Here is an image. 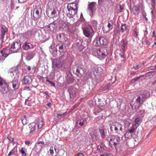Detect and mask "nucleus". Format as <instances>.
I'll return each mask as SVG.
<instances>
[{
    "mask_svg": "<svg viewBox=\"0 0 156 156\" xmlns=\"http://www.w3.org/2000/svg\"><path fill=\"white\" fill-rule=\"evenodd\" d=\"M120 45L122 47V48L123 50H125L127 48L128 41L126 40H122L120 42Z\"/></svg>",
    "mask_w": 156,
    "mask_h": 156,
    "instance_id": "412c9836",
    "label": "nucleus"
},
{
    "mask_svg": "<svg viewBox=\"0 0 156 156\" xmlns=\"http://www.w3.org/2000/svg\"><path fill=\"white\" fill-rule=\"evenodd\" d=\"M120 141V138L118 136L112 135L110 137L109 144L111 145H113L116 148V146Z\"/></svg>",
    "mask_w": 156,
    "mask_h": 156,
    "instance_id": "0eeeda50",
    "label": "nucleus"
},
{
    "mask_svg": "<svg viewBox=\"0 0 156 156\" xmlns=\"http://www.w3.org/2000/svg\"><path fill=\"white\" fill-rule=\"evenodd\" d=\"M126 25L124 24H122L121 26L120 30L121 32H123L126 30Z\"/></svg>",
    "mask_w": 156,
    "mask_h": 156,
    "instance_id": "e433bc0d",
    "label": "nucleus"
},
{
    "mask_svg": "<svg viewBox=\"0 0 156 156\" xmlns=\"http://www.w3.org/2000/svg\"><path fill=\"white\" fill-rule=\"evenodd\" d=\"M68 91L71 98H74L78 93L77 89L73 86L69 87L68 88Z\"/></svg>",
    "mask_w": 156,
    "mask_h": 156,
    "instance_id": "6e6552de",
    "label": "nucleus"
},
{
    "mask_svg": "<svg viewBox=\"0 0 156 156\" xmlns=\"http://www.w3.org/2000/svg\"><path fill=\"white\" fill-rule=\"evenodd\" d=\"M153 47H156V40L155 41V42L154 43V44L152 45Z\"/></svg>",
    "mask_w": 156,
    "mask_h": 156,
    "instance_id": "e2e57ef3",
    "label": "nucleus"
},
{
    "mask_svg": "<svg viewBox=\"0 0 156 156\" xmlns=\"http://www.w3.org/2000/svg\"><path fill=\"white\" fill-rule=\"evenodd\" d=\"M20 152L22 154L23 156H26V154L25 151L23 150V148H22L20 150Z\"/></svg>",
    "mask_w": 156,
    "mask_h": 156,
    "instance_id": "a19ab883",
    "label": "nucleus"
},
{
    "mask_svg": "<svg viewBox=\"0 0 156 156\" xmlns=\"http://www.w3.org/2000/svg\"><path fill=\"white\" fill-rule=\"evenodd\" d=\"M73 4L70 3L68 5L67 9L68 13L67 14V16L69 18H73V16L77 13V9L76 7L75 9L73 7Z\"/></svg>",
    "mask_w": 156,
    "mask_h": 156,
    "instance_id": "f03ea898",
    "label": "nucleus"
},
{
    "mask_svg": "<svg viewBox=\"0 0 156 156\" xmlns=\"http://www.w3.org/2000/svg\"><path fill=\"white\" fill-rule=\"evenodd\" d=\"M140 66L137 64H136L133 66V67L135 69H137L140 68Z\"/></svg>",
    "mask_w": 156,
    "mask_h": 156,
    "instance_id": "864d4df0",
    "label": "nucleus"
},
{
    "mask_svg": "<svg viewBox=\"0 0 156 156\" xmlns=\"http://www.w3.org/2000/svg\"><path fill=\"white\" fill-rule=\"evenodd\" d=\"M144 101V98H142V97L139 96L136 99V101L138 105L137 106L135 105L136 109H138L140 105L143 104Z\"/></svg>",
    "mask_w": 156,
    "mask_h": 156,
    "instance_id": "6ab92c4d",
    "label": "nucleus"
},
{
    "mask_svg": "<svg viewBox=\"0 0 156 156\" xmlns=\"http://www.w3.org/2000/svg\"><path fill=\"white\" fill-rule=\"evenodd\" d=\"M77 45L79 50L80 51H82L85 48V47L83 45L82 42L80 41H79L77 42Z\"/></svg>",
    "mask_w": 156,
    "mask_h": 156,
    "instance_id": "cd10ccee",
    "label": "nucleus"
},
{
    "mask_svg": "<svg viewBox=\"0 0 156 156\" xmlns=\"http://www.w3.org/2000/svg\"><path fill=\"white\" fill-rule=\"evenodd\" d=\"M69 80L70 81V82H71V83L73 82L74 81L73 79L72 78H70L69 79Z\"/></svg>",
    "mask_w": 156,
    "mask_h": 156,
    "instance_id": "774afa93",
    "label": "nucleus"
},
{
    "mask_svg": "<svg viewBox=\"0 0 156 156\" xmlns=\"http://www.w3.org/2000/svg\"><path fill=\"white\" fill-rule=\"evenodd\" d=\"M79 118V117H78L77 118V121L76 122V123L77 125L79 124L81 126H82L86 124V120L84 119L80 120Z\"/></svg>",
    "mask_w": 156,
    "mask_h": 156,
    "instance_id": "5701e85b",
    "label": "nucleus"
},
{
    "mask_svg": "<svg viewBox=\"0 0 156 156\" xmlns=\"http://www.w3.org/2000/svg\"><path fill=\"white\" fill-rule=\"evenodd\" d=\"M140 119L139 118H136L134 121V123L133 124L131 127H134L135 130H136L137 128L139 126Z\"/></svg>",
    "mask_w": 156,
    "mask_h": 156,
    "instance_id": "4be33fe9",
    "label": "nucleus"
},
{
    "mask_svg": "<svg viewBox=\"0 0 156 156\" xmlns=\"http://www.w3.org/2000/svg\"><path fill=\"white\" fill-rule=\"evenodd\" d=\"M134 37H135L137 38L138 36V32H137L136 30H134Z\"/></svg>",
    "mask_w": 156,
    "mask_h": 156,
    "instance_id": "603ef678",
    "label": "nucleus"
},
{
    "mask_svg": "<svg viewBox=\"0 0 156 156\" xmlns=\"http://www.w3.org/2000/svg\"><path fill=\"white\" fill-rule=\"evenodd\" d=\"M75 27L72 25L66 24L64 27V30L70 33H73L75 31Z\"/></svg>",
    "mask_w": 156,
    "mask_h": 156,
    "instance_id": "a211bd4d",
    "label": "nucleus"
},
{
    "mask_svg": "<svg viewBox=\"0 0 156 156\" xmlns=\"http://www.w3.org/2000/svg\"><path fill=\"white\" fill-rule=\"evenodd\" d=\"M139 6L135 5L133 7L132 9L133 12L135 15H138L139 12Z\"/></svg>",
    "mask_w": 156,
    "mask_h": 156,
    "instance_id": "a878e982",
    "label": "nucleus"
},
{
    "mask_svg": "<svg viewBox=\"0 0 156 156\" xmlns=\"http://www.w3.org/2000/svg\"><path fill=\"white\" fill-rule=\"evenodd\" d=\"M103 150V148L102 147V146H98L97 147V150L99 151V152H101V151H102Z\"/></svg>",
    "mask_w": 156,
    "mask_h": 156,
    "instance_id": "09e8293b",
    "label": "nucleus"
},
{
    "mask_svg": "<svg viewBox=\"0 0 156 156\" xmlns=\"http://www.w3.org/2000/svg\"><path fill=\"white\" fill-rule=\"evenodd\" d=\"M152 5L153 8V9H154L156 5L155 0H152Z\"/></svg>",
    "mask_w": 156,
    "mask_h": 156,
    "instance_id": "3c124183",
    "label": "nucleus"
},
{
    "mask_svg": "<svg viewBox=\"0 0 156 156\" xmlns=\"http://www.w3.org/2000/svg\"><path fill=\"white\" fill-rule=\"evenodd\" d=\"M36 13L37 14V16H38L39 14V11H38V10H37L35 11Z\"/></svg>",
    "mask_w": 156,
    "mask_h": 156,
    "instance_id": "69168bd1",
    "label": "nucleus"
},
{
    "mask_svg": "<svg viewBox=\"0 0 156 156\" xmlns=\"http://www.w3.org/2000/svg\"><path fill=\"white\" fill-rule=\"evenodd\" d=\"M106 51L107 50L106 49L101 48L96 50L93 53V54L99 59L101 60L105 58Z\"/></svg>",
    "mask_w": 156,
    "mask_h": 156,
    "instance_id": "f257e3e1",
    "label": "nucleus"
},
{
    "mask_svg": "<svg viewBox=\"0 0 156 156\" xmlns=\"http://www.w3.org/2000/svg\"><path fill=\"white\" fill-rule=\"evenodd\" d=\"M63 48V46L62 45L60 46L59 47V49L60 50H62Z\"/></svg>",
    "mask_w": 156,
    "mask_h": 156,
    "instance_id": "338daca9",
    "label": "nucleus"
},
{
    "mask_svg": "<svg viewBox=\"0 0 156 156\" xmlns=\"http://www.w3.org/2000/svg\"><path fill=\"white\" fill-rule=\"evenodd\" d=\"M43 94H44V95L43 96V97L44 98H48L49 97V96L47 92H44L43 93Z\"/></svg>",
    "mask_w": 156,
    "mask_h": 156,
    "instance_id": "8fccbe9b",
    "label": "nucleus"
},
{
    "mask_svg": "<svg viewBox=\"0 0 156 156\" xmlns=\"http://www.w3.org/2000/svg\"><path fill=\"white\" fill-rule=\"evenodd\" d=\"M93 44L94 45L96 46H101V44L99 38H95L93 42Z\"/></svg>",
    "mask_w": 156,
    "mask_h": 156,
    "instance_id": "c85d7f7f",
    "label": "nucleus"
},
{
    "mask_svg": "<svg viewBox=\"0 0 156 156\" xmlns=\"http://www.w3.org/2000/svg\"><path fill=\"white\" fill-rule=\"evenodd\" d=\"M7 138L9 139L10 142H13V138H9V136H8L7 137Z\"/></svg>",
    "mask_w": 156,
    "mask_h": 156,
    "instance_id": "052dcab7",
    "label": "nucleus"
},
{
    "mask_svg": "<svg viewBox=\"0 0 156 156\" xmlns=\"http://www.w3.org/2000/svg\"><path fill=\"white\" fill-rule=\"evenodd\" d=\"M30 44L29 43H25L22 46L23 48L25 50H27L30 48Z\"/></svg>",
    "mask_w": 156,
    "mask_h": 156,
    "instance_id": "7c9ffc66",
    "label": "nucleus"
},
{
    "mask_svg": "<svg viewBox=\"0 0 156 156\" xmlns=\"http://www.w3.org/2000/svg\"><path fill=\"white\" fill-rule=\"evenodd\" d=\"M112 83H109L107 85H106L104 88L103 90H108L112 86Z\"/></svg>",
    "mask_w": 156,
    "mask_h": 156,
    "instance_id": "473e14b6",
    "label": "nucleus"
},
{
    "mask_svg": "<svg viewBox=\"0 0 156 156\" xmlns=\"http://www.w3.org/2000/svg\"><path fill=\"white\" fill-rule=\"evenodd\" d=\"M15 149H13L9 153L8 156H10L11 155H13L15 154Z\"/></svg>",
    "mask_w": 156,
    "mask_h": 156,
    "instance_id": "de8ad7c7",
    "label": "nucleus"
},
{
    "mask_svg": "<svg viewBox=\"0 0 156 156\" xmlns=\"http://www.w3.org/2000/svg\"><path fill=\"white\" fill-rule=\"evenodd\" d=\"M36 126V124L34 122L31 123L29 125L30 133H31L35 130Z\"/></svg>",
    "mask_w": 156,
    "mask_h": 156,
    "instance_id": "393cba45",
    "label": "nucleus"
},
{
    "mask_svg": "<svg viewBox=\"0 0 156 156\" xmlns=\"http://www.w3.org/2000/svg\"><path fill=\"white\" fill-rule=\"evenodd\" d=\"M140 78V76H138L136 77L134 79L132 80V81H136L138 80H139Z\"/></svg>",
    "mask_w": 156,
    "mask_h": 156,
    "instance_id": "5fc2aeb1",
    "label": "nucleus"
},
{
    "mask_svg": "<svg viewBox=\"0 0 156 156\" xmlns=\"http://www.w3.org/2000/svg\"><path fill=\"white\" fill-rule=\"evenodd\" d=\"M139 113L141 116H143L145 114L144 111V110H140Z\"/></svg>",
    "mask_w": 156,
    "mask_h": 156,
    "instance_id": "c03bdc74",
    "label": "nucleus"
},
{
    "mask_svg": "<svg viewBox=\"0 0 156 156\" xmlns=\"http://www.w3.org/2000/svg\"><path fill=\"white\" fill-rule=\"evenodd\" d=\"M46 105L49 108H51V104L49 102L47 103L46 104Z\"/></svg>",
    "mask_w": 156,
    "mask_h": 156,
    "instance_id": "680f3d73",
    "label": "nucleus"
},
{
    "mask_svg": "<svg viewBox=\"0 0 156 156\" xmlns=\"http://www.w3.org/2000/svg\"><path fill=\"white\" fill-rule=\"evenodd\" d=\"M109 0H98V3L99 4H102L103 3L108 1Z\"/></svg>",
    "mask_w": 156,
    "mask_h": 156,
    "instance_id": "79ce46f5",
    "label": "nucleus"
},
{
    "mask_svg": "<svg viewBox=\"0 0 156 156\" xmlns=\"http://www.w3.org/2000/svg\"><path fill=\"white\" fill-rule=\"evenodd\" d=\"M4 61L2 57V56H0V62H3Z\"/></svg>",
    "mask_w": 156,
    "mask_h": 156,
    "instance_id": "0e129e2a",
    "label": "nucleus"
},
{
    "mask_svg": "<svg viewBox=\"0 0 156 156\" xmlns=\"http://www.w3.org/2000/svg\"><path fill=\"white\" fill-rule=\"evenodd\" d=\"M43 124V122L41 119H39L38 121V128H41Z\"/></svg>",
    "mask_w": 156,
    "mask_h": 156,
    "instance_id": "72a5a7b5",
    "label": "nucleus"
},
{
    "mask_svg": "<svg viewBox=\"0 0 156 156\" xmlns=\"http://www.w3.org/2000/svg\"><path fill=\"white\" fill-rule=\"evenodd\" d=\"M142 14L143 16L144 17H145L146 16V14L145 12L143 10L142 11Z\"/></svg>",
    "mask_w": 156,
    "mask_h": 156,
    "instance_id": "4d7b16f0",
    "label": "nucleus"
},
{
    "mask_svg": "<svg viewBox=\"0 0 156 156\" xmlns=\"http://www.w3.org/2000/svg\"><path fill=\"white\" fill-rule=\"evenodd\" d=\"M44 146L45 144L44 142H38L36 144L34 149L37 153H39L41 151L42 147Z\"/></svg>",
    "mask_w": 156,
    "mask_h": 156,
    "instance_id": "9b49d317",
    "label": "nucleus"
},
{
    "mask_svg": "<svg viewBox=\"0 0 156 156\" xmlns=\"http://www.w3.org/2000/svg\"><path fill=\"white\" fill-rule=\"evenodd\" d=\"M84 67L82 65H79L76 69V74L79 76H82L85 73Z\"/></svg>",
    "mask_w": 156,
    "mask_h": 156,
    "instance_id": "1a4fd4ad",
    "label": "nucleus"
},
{
    "mask_svg": "<svg viewBox=\"0 0 156 156\" xmlns=\"http://www.w3.org/2000/svg\"><path fill=\"white\" fill-rule=\"evenodd\" d=\"M57 10L56 8H54L52 10L51 9H48L47 11L48 12H50L51 13V17H53L56 16L57 15Z\"/></svg>",
    "mask_w": 156,
    "mask_h": 156,
    "instance_id": "aec40b11",
    "label": "nucleus"
},
{
    "mask_svg": "<svg viewBox=\"0 0 156 156\" xmlns=\"http://www.w3.org/2000/svg\"><path fill=\"white\" fill-rule=\"evenodd\" d=\"M2 57L4 60L5 58L7 57L11 53L9 51V50L7 49L4 48L1 51Z\"/></svg>",
    "mask_w": 156,
    "mask_h": 156,
    "instance_id": "dca6fc26",
    "label": "nucleus"
},
{
    "mask_svg": "<svg viewBox=\"0 0 156 156\" xmlns=\"http://www.w3.org/2000/svg\"><path fill=\"white\" fill-rule=\"evenodd\" d=\"M55 27V25L54 23H51L48 26V28H49V29L51 31H52L54 30V28Z\"/></svg>",
    "mask_w": 156,
    "mask_h": 156,
    "instance_id": "c9c22d12",
    "label": "nucleus"
},
{
    "mask_svg": "<svg viewBox=\"0 0 156 156\" xmlns=\"http://www.w3.org/2000/svg\"><path fill=\"white\" fill-rule=\"evenodd\" d=\"M22 123L23 125H25L27 123V121L25 116H24V118L22 119Z\"/></svg>",
    "mask_w": 156,
    "mask_h": 156,
    "instance_id": "a18cd8bd",
    "label": "nucleus"
},
{
    "mask_svg": "<svg viewBox=\"0 0 156 156\" xmlns=\"http://www.w3.org/2000/svg\"><path fill=\"white\" fill-rule=\"evenodd\" d=\"M149 96V93L147 91H145L144 92L143 94L141 95V97L142 98H144V100L145 99L148 97Z\"/></svg>",
    "mask_w": 156,
    "mask_h": 156,
    "instance_id": "2f4dec72",
    "label": "nucleus"
},
{
    "mask_svg": "<svg viewBox=\"0 0 156 156\" xmlns=\"http://www.w3.org/2000/svg\"><path fill=\"white\" fill-rule=\"evenodd\" d=\"M64 37V35L62 34H60L57 36V37L58 39H59L60 41L63 40V38Z\"/></svg>",
    "mask_w": 156,
    "mask_h": 156,
    "instance_id": "4c0bfd02",
    "label": "nucleus"
},
{
    "mask_svg": "<svg viewBox=\"0 0 156 156\" xmlns=\"http://www.w3.org/2000/svg\"><path fill=\"white\" fill-rule=\"evenodd\" d=\"M27 1V0H19V1L20 3H23Z\"/></svg>",
    "mask_w": 156,
    "mask_h": 156,
    "instance_id": "13d9d810",
    "label": "nucleus"
},
{
    "mask_svg": "<svg viewBox=\"0 0 156 156\" xmlns=\"http://www.w3.org/2000/svg\"><path fill=\"white\" fill-rule=\"evenodd\" d=\"M63 63V62L60 59H54L52 62L53 66L59 68L62 67Z\"/></svg>",
    "mask_w": 156,
    "mask_h": 156,
    "instance_id": "ddd939ff",
    "label": "nucleus"
},
{
    "mask_svg": "<svg viewBox=\"0 0 156 156\" xmlns=\"http://www.w3.org/2000/svg\"><path fill=\"white\" fill-rule=\"evenodd\" d=\"M83 32L86 37L90 38L92 37L94 34L93 28L90 26H88L85 27L83 30Z\"/></svg>",
    "mask_w": 156,
    "mask_h": 156,
    "instance_id": "39448f33",
    "label": "nucleus"
},
{
    "mask_svg": "<svg viewBox=\"0 0 156 156\" xmlns=\"http://www.w3.org/2000/svg\"><path fill=\"white\" fill-rule=\"evenodd\" d=\"M12 87L14 89H17L20 86V83L18 80H13L12 82Z\"/></svg>",
    "mask_w": 156,
    "mask_h": 156,
    "instance_id": "b1692460",
    "label": "nucleus"
},
{
    "mask_svg": "<svg viewBox=\"0 0 156 156\" xmlns=\"http://www.w3.org/2000/svg\"><path fill=\"white\" fill-rule=\"evenodd\" d=\"M113 23L112 21L108 22L107 26L102 28L104 33L106 34L109 32L113 29Z\"/></svg>",
    "mask_w": 156,
    "mask_h": 156,
    "instance_id": "9d476101",
    "label": "nucleus"
},
{
    "mask_svg": "<svg viewBox=\"0 0 156 156\" xmlns=\"http://www.w3.org/2000/svg\"><path fill=\"white\" fill-rule=\"evenodd\" d=\"M34 52L28 53L27 56V58L29 60L31 59L34 56Z\"/></svg>",
    "mask_w": 156,
    "mask_h": 156,
    "instance_id": "c756f323",
    "label": "nucleus"
},
{
    "mask_svg": "<svg viewBox=\"0 0 156 156\" xmlns=\"http://www.w3.org/2000/svg\"><path fill=\"white\" fill-rule=\"evenodd\" d=\"M46 81L48 82L49 83H50L51 86H53L54 87H55V84L54 83L52 82L51 81L48 80H47Z\"/></svg>",
    "mask_w": 156,
    "mask_h": 156,
    "instance_id": "49530a36",
    "label": "nucleus"
},
{
    "mask_svg": "<svg viewBox=\"0 0 156 156\" xmlns=\"http://www.w3.org/2000/svg\"><path fill=\"white\" fill-rule=\"evenodd\" d=\"M54 150L55 151L56 153V149L55 147H54V148H53L52 147H51L49 150L50 154L51 155H52V156H53L52 155L54 153Z\"/></svg>",
    "mask_w": 156,
    "mask_h": 156,
    "instance_id": "f704fd0d",
    "label": "nucleus"
},
{
    "mask_svg": "<svg viewBox=\"0 0 156 156\" xmlns=\"http://www.w3.org/2000/svg\"><path fill=\"white\" fill-rule=\"evenodd\" d=\"M101 45H106L108 43L107 40L104 37H99Z\"/></svg>",
    "mask_w": 156,
    "mask_h": 156,
    "instance_id": "bb28decb",
    "label": "nucleus"
},
{
    "mask_svg": "<svg viewBox=\"0 0 156 156\" xmlns=\"http://www.w3.org/2000/svg\"><path fill=\"white\" fill-rule=\"evenodd\" d=\"M122 125L119 123L117 122H113L111 125L110 128L112 131L113 129H114L115 132L118 133L119 129L121 131H122Z\"/></svg>",
    "mask_w": 156,
    "mask_h": 156,
    "instance_id": "423d86ee",
    "label": "nucleus"
},
{
    "mask_svg": "<svg viewBox=\"0 0 156 156\" xmlns=\"http://www.w3.org/2000/svg\"><path fill=\"white\" fill-rule=\"evenodd\" d=\"M136 130L134 127H131L126 132L125 136L127 138H131L132 137V134Z\"/></svg>",
    "mask_w": 156,
    "mask_h": 156,
    "instance_id": "f8f14e48",
    "label": "nucleus"
},
{
    "mask_svg": "<svg viewBox=\"0 0 156 156\" xmlns=\"http://www.w3.org/2000/svg\"><path fill=\"white\" fill-rule=\"evenodd\" d=\"M25 143L26 144L29 145V144L30 143V141L27 140H26L25 141Z\"/></svg>",
    "mask_w": 156,
    "mask_h": 156,
    "instance_id": "bf43d9fd",
    "label": "nucleus"
},
{
    "mask_svg": "<svg viewBox=\"0 0 156 156\" xmlns=\"http://www.w3.org/2000/svg\"><path fill=\"white\" fill-rule=\"evenodd\" d=\"M155 72L153 71L150 72L146 74V76L153 75L155 74Z\"/></svg>",
    "mask_w": 156,
    "mask_h": 156,
    "instance_id": "37998d69",
    "label": "nucleus"
},
{
    "mask_svg": "<svg viewBox=\"0 0 156 156\" xmlns=\"http://www.w3.org/2000/svg\"><path fill=\"white\" fill-rule=\"evenodd\" d=\"M8 30L7 28L5 26H2L1 29V34L0 35V40L2 42L3 41L4 36L6 32H7Z\"/></svg>",
    "mask_w": 156,
    "mask_h": 156,
    "instance_id": "2eb2a0df",
    "label": "nucleus"
},
{
    "mask_svg": "<svg viewBox=\"0 0 156 156\" xmlns=\"http://www.w3.org/2000/svg\"><path fill=\"white\" fill-rule=\"evenodd\" d=\"M0 91L5 94L9 91L8 86L5 81L0 77Z\"/></svg>",
    "mask_w": 156,
    "mask_h": 156,
    "instance_id": "7ed1b4c3",
    "label": "nucleus"
},
{
    "mask_svg": "<svg viewBox=\"0 0 156 156\" xmlns=\"http://www.w3.org/2000/svg\"><path fill=\"white\" fill-rule=\"evenodd\" d=\"M32 82V79L30 76L27 75L23 79V84L25 85L30 84Z\"/></svg>",
    "mask_w": 156,
    "mask_h": 156,
    "instance_id": "f3484780",
    "label": "nucleus"
},
{
    "mask_svg": "<svg viewBox=\"0 0 156 156\" xmlns=\"http://www.w3.org/2000/svg\"><path fill=\"white\" fill-rule=\"evenodd\" d=\"M88 9L91 12L90 15L92 16L96 9L95 3L93 2L90 3L88 6Z\"/></svg>",
    "mask_w": 156,
    "mask_h": 156,
    "instance_id": "4468645a",
    "label": "nucleus"
},
{
    "mask_svg": "<svg viewBox=\"0 0 156 156\" xmlns=\"http://www.w3.org/2000/svg\"><path fill=\"white\" fill-rule=\"evenodd\" d=\"M67 113L66 112L62 114H58V119H61V117H63L65 115V114H66Z\"/></svg>",
    "mask_w": 156,
    "mask_h": 156,
    "instance_id": "ea45409f",
    "label": "nucleus"
},
{
    "mask_svg": "<svg viewBox=\"0 0 156 156\" xmlns=\"http://www.w3.org/2000/svg\"><path fill=\"white\" fill-rule=\"evenodd\" d=\"M152 37H154L155 38L156 37V33H155L154 31L152 33Z\"/></svg>",
    "mask_w": 156,
    "mask_h": 156,
    "instance_id": "6e6d98bb",
    "label": "nucleus"
},
{
    "mask_svg": "<svg viewBox=\"0 0 156 156\" xmlns=\"http://www.w3.org/2000/svg\"><path fill=\"white\" fill-rule=\"evenodd\" d=\"M100 132L102 138H104L105 136V134L104 131L102 129H100Z\"/></svg>",
    "mask_w": 156,
    "mask_h": 156,
    "instance_id": "58836bf2",
    "label": "nucleus"
},
{
    "mask_svg": "<svg viewBox=\"0 0 156 156\" xmlns=\"http://www.w3.org/2000/svg\"><path fill=\"white\" fill-rule=\"evenodd\" d=\"M21 47V44L20 42H16L12 43L9 49V51L11 53L16 52L20 49Z\"/></svg>",
    "mask_w": 156,
    "mask_h": 156,
    "instance_id": "20e7f679",
    "label": "nucleus"
}]
</instances>
